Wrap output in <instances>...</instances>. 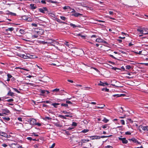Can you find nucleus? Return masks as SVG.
<instances>
[{"mask_svg": "<svg viewBox=\"0 0 148 148\" xmlns=\"http://www.w3.org/2000/svg\"><path fill=\"white\" fill-rule=\"evenodd\" d=\"M55 47L58 50L61 52H63L65 50L66 47L63 45H59V47L55 46Z\"/></svg>", "mask_w": 148, "mask_h": 148, "instance_id": "1", "label": "nucleus"}, {"mask_svg": "<svg viewBox=\"0 0 148 148\" xmlns=\"http://www.w3.org/2000/svg\"><path fill=\"white\" fill-rule=\"evenodd\" d=\"M112 136V135H110L108 136H101V137L99 136H90V137L91 138L92 137H93V138H92V140L94 139H100V138H107V137H109L110 136Z\"/></svg>", "mask_w": 148, "mask_h": 148, "instance_id": "2", "label": "nucleus"}, {"mask_svg": "<svg viewBox=\"0 0 148 148\" xmlns=\"http://www.w3.org/2000/svg\"><path fill=\"white\" fill-rule=\"evenodd\" d=\"M39 11L45 14V11H48V9L46 7H43L42 8H39L38 9Z\"/></svg>", "mask_w": 148, "mask_h": 148, "instance_id": "3", "label": "nucleus"}, {"mask_svg": "<svg viewBox=\"0 0 148 148\" xmlns=\"http://www.w3.org/2000/svg\"><path fill=\"white\" fill-rule=\"evenodd\" d=\"M29 123L31 125H35L36 124V120L34 119H30Z\"/></svg>", "mask_w": 148, "mask_h": 148, "instance_id": "4", "label": "nucleus"}, {"mask_svg": "<svg viewBox=\"0 0 148 148\" xmlns=\"http://www.w3.org/2000/svg\"><path fill=\"white\" fill-rule=\"evenodd\" d=\"M115 83L114 84V83H113V84H111V85L116 87H121L122 86H121L120 85V84L119 82H115Z\"/></svg>", "mask_w": 148, "mask_h": 148, "instance_id": "5", "label": "nucleus"}, {"mask_svg": "<svg viewBox=\"0 0 148 148\" xmlns=\"http://www.w3.org/2000/svg\"><path fill=\"white\" fill-rule=\"evenodd\" d=\"M49 40H50L51 41V42H48V46H53L55 47V46L54 45V42L55 41V40L52 39H49Z\"/></svg>", "mask_w": 148, "mask_h": 148, "instance_id": "6", "label": "nucleus"}, {"mask_svg": "<svg viewBox=\"0 0 148 148\" xmlns=\"http://www.w3.org/2000/svg\"><path fill=\"white\" fill-rule=\"evenodd\" d=\"M1 110L3 114H7L10 113V111L7 109H2Z\"/></svg>", "mask_w": 148, "mask_h": 148, "instance_id": "7", "label": "nucleus"}, {"mask_svg": "<svg viewBox=\"0 0 148 148\" xmlns=\"http://www.w3.org/2000/svg\"><path fill=\"white\" fill-rule=\"evenodd\" d=\"M25 31L22 29H20L18 31V33L17 36H21L22 34H23L24 33Z\"/></svg>", "mask_w": 148, "mask_h": 148, "instance_id": "8", "label": "nucleus"}, {"mask_svg": "<svg viewBox=\"0 0 148 148\" xmlns=\"http://www.w3.org/2000/svg\"><path fill=\"white\" fill-rule=\"evenodd\" d=\"M11 147L12 148H20V146L17 144H12Z\"/></svg>", "mask_w": 148, "mask_h": 148, "instance_id": "9", "label": "nucleus"}, {"mask_svg": "<svg viewBox=\"0 0 148 148\" xmlns=\"http://www.w3.org/2000/svg\"><path fill=\"white\" fill-rule=\"evenodd\" d=\"M46 92H47V93H49V91L45 90H41L40 95H42L45 96V93Z\"/></svg>", "mask_w": 148, "mask_h": 148, "instance_id": "10", "label": "nucleus"}, {"mask_svg": "<svg viewBox=\"0 0 148 148\" xmlns=\"http://www.w3.org/2000/svg\"><path fill=\"white\" fill-rule=\"evenodd\" d=\"M99 86H105L106 85H108L109 84L107 82L103 83L101 81L99 82V83L98 84Z\"/></svg>", "mask_w": 148, "mask_h": 148, "instance_id": "11", "label": "nucleus"}, {"mask_svg": "<svg viewBox=\"0 0 148 148\" xmlns=\"http://www.w3.org/2000/svg\"><path fill=\"white\" fill-rule=\"evenodd\" d=\"M119 140H121L123 143L126 144L127 143L128 141L125 138H121L119 137Z\"/></svg>", "mask_w": 148, "mask_h": 148, "instance_id": "12", "label": "nucleus"}, {"mask_svg": "<svg viewBox=\"0 0 148 148\" xmlns=\"http://www.w3.org/2000/svg\"><path fill=\"white\" fill-rule=\"evenodd\" d=\"M78 5L84 7H87V5L83 2L79 3H78Z\"/></svg>", "mask_w": 148, "mask_h": 148, "instance_id": "13", "label": "nucleus"}, {"mask_svg": "<svg viewBox=\"0 0 148 148\" xmlns=\"http://www.w3.org/2000/svg\"><path fill=\"white\" fill-rule=\"evenodd\" d=\"M129 140H130V141H132L133 142H134V143H138V144H139V143L137 140L135 138H131V139H129Z\"/></svg>", "mask_w": 148, "mask_h": 148, "instance_id": "14", "label": "nucleus"}, {"mask_svg": "<svg viewBox=\"0 0 148 148\" xmlns=\"http://www.w3.org/2000/svg\"><path fill=\"white\" fill-rule=\"evenodd\" d=\"M32 127V126L30 124L27 123L25 125V128L27 130L30 129Z\"/></svg>", "mask_w": 148, "mask_h": 148, "instance_id": "15", "label": "nucleus"}, {"mask_svg": "<svg viewBox=\"0 0 148 148\" xmlns=\"http://www.w3.org/2000/svg\"><path fill=\"white\" fill-rule=\"evenodd\" d=\"M0 135L5 137H7L8 135L7 134L3 132H0Z\"/></svg>", "mask_w": 148, "mask_h": 148, "instance_id": "16", "label": "nucleus"}, {"mask_svg": "<svg viewBox=\"0 0 148 148\" xmlns=\"http://www.w3.org/2000/svg\"><path fill=\"white\" fill-rule=\"evenodd\" d=\"M30 6L32 9H35L37 8L36 5L34 4H31L30 5Z\"/></svg>", "mask_w": 148, "mask_h": 148, "instance_id": "17", "label": "nucleus"}, {"mask_svg": "<svg viewBox=\"0 0 148 148\" xmlns=\"http://www.w3.org/2000/svg\"><path fill=\"white\" fill-rule=\"evenodd\" d=\"M82 14L79 13L75 12V14H72V16H74L75 17H77L81 15Z\"/></svg>", "mask_w": 148, "mask_h": 148, "instance_id": "18", "label": "nucleus"}, {"mask_svg": "<svg viewBox=\"0 0 148 148\" xmlns=\"http://www.w3.org/2000/svg\"><path fill=\"white\" fill-rule=\"evenodd\" d=\"M14 29V28L13 27L8 28L7 29H5V31L6 32H8V31L12 32L13 31Z\"/></svg>", "mask_w": 148, "mask_h": 148, "instance_id": "19", "label": "nucleus"}, {"mask_svg": "<svg viewBox=\"0 0 148 148\" xmlns=\"http://www.w3.org/2000/svg\"><path fill=\"white\" fill-rule=\"evenodd\" d=\"M95 41L98 42H103V39L101 38H97L96 39Z\"/></svg>", "mask_w": 148, "mask_h": 148, "instance_id": "20", "label": "nucleus"}, {"mask_svg": "<svg viewBox=\"0 0 148 148\" xmlns=\"http://www.w3.org/2000/svg\"><path fill=\"white\" fill-rule=\"evenodd\" d=\"M125 94H121L120 95H119V94L114 95H113V96L114 97H116H116H121L122 96H125Z\"/></svg>", "mask_w": 148, "mask_h": 148, "instance_id": "21", "label": "nucleus"}, {"mask_svg": "<svg viewBox=\"0 0 148 148\" xmlns=\"http://www.w3.org/2000/svg\"><path fill=\"white\" fill-rule=\"evenodd\" d=\"M137 31L140 32L141 34H143V30L141 29V28H138L137 29Z\"/></svg>", "mask_w": 148, "mask_h": 148, "instance_id": "22", "label": "nucleus"}, {"mask_svg": "<svg viewBox=\"0 0 148 148\" xmlns=\"http://www.w3.org/2000/svg\"><path fill=\"white\" fill-rule=\"evenodd\" d=\"M70 25L71 27H72L73 28H76V27H79L78 26L76 25L75 24H73L72 23H71L70 24Z\"/></svg>", "mask_w": 148, "mask_h": 148, "instance_id": "23", "label": "nucleus"}, {"mask_svg": "<svg viewBox=\"0 0 148 148\" xmlns=\"http://www.w3.org/2000/svg\"><path fill=\"white\" fill-rule=\"evenodd\" d=\"M148 126H141V128H142L143 130H147Z\"/></svg>", "mask_w": 148, "mask_h": 148, "instance_id": "24", "label": "nucleus"}, {"mask_svg": "<svg viewBox=\"0 0 148 148\" xmlns=\"http://www.w3.org/2000/svg\"><path fill=\"white\" fill-rule=\"evenodd\" d=\"M52 105L55 108H57V106L60 105V104L58 103H53L52 104Z\"/></svg>", "mask_w": 148, "mask_h": 148, "instance_id": "25", "label": "nucleus"}, {"mask_svg": "<svg viewBox=\"0 0 148 148\" xmlns=\"http://www.w3.org/2000/svg\"><path fill=\"white\" fill-rule=\"evenodd\" d=\"M8 95L11 96L12 97L14 96V93L10 91H9L8 93Z\"/></svg>", "mask_w": 148, "mask_h": 148, "instance_id": "26", "label": "nucleus"}, {"mask_svg": "<svg viewBox=\"0 0 148 148\" xmlns=\"http://www.w3.org/2000/svg\"><path fill=\"white\" fill-rule=\"evenodd\" d=\"M81 140L82 142L83 143H87L89 141V140H86V139H82V140Z\"/></svg>", "mask_w": 148, "mask_h": 148, "instance_id": "27", "label": "nucleus"}, {"mask_svg": "<svg viewBox=\"0 0 148 148\" xmlns=\"http://www.w3.org/2000/svg\"><path fill=\"white\" fill-rule=\"evenodd\" d=\"M64 44L69 47H71V45L69 44V42H65Z\"/></svg>", "mask_w": 148, "mask_h": 148, "instance_id": "28", "label": "nucleus"}, {"mask_svg": "<svg viewBox=\"0 0 148 148\" xmlns=\"http://www.w3.org/2000/svg\"><path fill=\"white\" fill-rule=\"evenodd\" d=\"M54 124L56 126L58 127H62V125H60L59 123H54Z\"/></svg>", "mask_w": 148, "mask_h": 148, "instance_id": "29", "label": "nucleus"}, {"mask_svg": "<svg viewBox=\"0 0 148 148\" xmlns=\"http://www.w3.org/2000/svg\"><path fill=\"white\" fill-rule=\"evenodd\" d=\"M63 9H64V10H66L68 9H71V8L70 6H65L63 7Z\"/></svg>", "mask_w": 148, "mask_h": 148, "instance_id": "30", "label": "nucleus"}, {"mask_svg": "<svg viewBox=\"0 0 148 148\" xmlns=\"http://www.w3.org/2000/svg\"><path fill=\"white\" fill-rule=\"evenodd\" d=\"M113 69L115 70H117L116 71L117 72H119V71H121V70H120L119 69V68H116V67H113Z\"/></svg>", "mask_w": 148, "mask_h": 148, "instance_id": "31", "label": "nucleus"}, {"mask_svg": "<svg viewBox=\"0 0 148 148\" xmlns=\"http://www.w3.org/2000/svg\"><path fill=\"white\" fill-rule=\"evenodd\" d=\"M8 12H9V14L10 15H11L13 16H16V13H14L12 12H10L9 11H8Z\"/></svg>", "mask_w": 148, "mask_h": 148, "instance_id": "32", "label": "nucleus"}, {"mask_svg": "<svg viewBox=\"0 0 148 148\" xmlns=\"http://www.w3.org/2000/svg\"><path fill=\"white\" fill-rule=\"evenodd\" d=\"M102 90L103 91H105L106 92H108L109 91V89L107 88H103L102 89Z\"/></svg>", "mask_w": 148, "mask_h": 148, "instance_id": "33", "label": "nucleus"}, {"mask_svg": "<svg viewBox=\"0 0 148 148\" xmlns=\"http://www.w3.org/2000/svg\"><path fill=\"white\" fill-rule=\"evenodd\" d=\"M62 112L64 114H69L70 115L72 114L71 113L69 112H67L66 111H62Z\"/></svg>", "mask_w": 148, "mask_h": 148, "instance_id": "34", "label": "nucleus"}, {"mask_svg": "<svg viewBox=\"0 0 148 148\" xmlns=\"http://www.w3.org/2000/svg\"><path fill=\"white\" fill-rule=\"evenodd\" d=\"M104 105H100V106H97V107L99 108H103V107H104L105 106Z\"/></svg>", "mask_w": 148, "mask_h": 148, "instance_id": "35", "label": "nucleus"}, {"mask_svg": "<svg viewBox=\"0 0 148 148\" xmlns=\"http://www.w3.org/2000/svg\"><path fill=\"white\" fill-rule=\"evenodd\" d=\"M51 119V118L49 117L46 116L44 119L45 121H46L47 119L50 120Z\"/></svg>", "mask_w": 148, "mask_h": 148, "instance_id": "36", "label": "nucleus"}, {"mask_svg": "<svg viewBox=\"0 0 148 148\" xmlns=\"http://www.w3.org/2000/svg\"><path fill=\"white\" fill-rule=\"evenodd\" d=\"M3 118L5 120L7 121H9L10 120V118L9 117H3Z\"/></svg>", "mask_w": 148, "mask_h": 148, "instance_id": "37", "label": "nucleus"}, {"mask_svg": "<svg viewBox=\"0 0 148 148\" xmlns=\"http://www.w3.org/2000/svg\"><path fill=\"white\" fill-rule=\"evenodd\" d=\"M41 43L43 45L47 44V45H48V42H45V41H42L41 42Z\"/></svg>", "mask_w": 148, "mask_h": 148, "instance_id": "38", "label": "nucleus"}, {"mask_svg": "<svg viewBox=\"0 0 148 148\" xmlns=\"http://www.w3.org/2000/svg\"><path fill=\"white\" fill-rule=\"evenodd\" d=\"M27 18H28V16H24L22 17V18L24 20H27Z\"/></svg>", "mask_w": 148, "mask_h": 148, "instance_id": "39", "label": "nucleus"}, {"mask_svg": "<svg viewBox=\"0 0 148 148\" xmlns=\"http://www.w3.org/2000/svg\"><path fill=\"white\" fill-rule=\"evenodd\" d=\"M126 69H130L131 68V66H130L129 65H126L125 66Z\"/></svg>", "mask_w": 148, "mask_h": 148, "instance_id": "40", "label": "nucleus"}, {"mask_svg": "<svg viewBox=\"0 0 148 148\" xmlns=\"http://www.w3.org/2000/svg\"><path fill=\"white\" fill-rule=\"evenodd\" d=\"M60 18L63 20L65 21L66 20V17L63 16H60Z\"/></svg>", "mask_w": 148, "mask_h": 148, "instance_id": "41", "label": "nucleus"}, {"mask_svg": "<svg viewBox=\"0 0 148 148\" xmlns=\"http://www.w3.org/2000/svg\"><path fill=\"white\" fill-rule=\"evenodd\" d=\"M88 131H89V130H88L84 129V130H83L82 131V132H83V133H86V132H88Z\"/></svg>", "mask_w": 148, "mask_h": 148, "instance_id": "42", "label": "nucleus"}, {"mask_svg": "<svg viewBox=\"0 0 148 148\" xmlns=\"http://www.w3.org/2000/svg\"><path fill=\"white\" fill-rule=\"evenodd\" d=\"M102 121H103L105 122V123H107V122L108 121V120L107 119L105 118H104Z\"/></svg>", "mask_w": 148, "mask_h": 148, "instance_id": "43", "label": "nucleus"}, {"mask_svg": "<svg viewBox=\"0 0 148 148\" xmlns=\"http://www.w3.org/2000/svg\"><path fill=\"white\" fill-rule=\"evenodd\" d=\"M60 90L59 89V88H56L54 89H53L52 90L53 92H54V91H56V92H58Z\"/></svg>", "mask_w": 148, "mask_h": 148, "instance_id": "44", "label": "nucleus"}, {"mask_svg": "<svg viewBox=\"0 0 148 148\" xmlns=\"http://www.w3.org/2000/svg\"><path fill=\"white\" fill-rule=\"evenodd\" d=\"M58 116L60 118H62L64 119H66V118L65 117V116H64L62 115H59Z\"/></svg>", "mask_w": 148, "mask_h": 148, "instance_id": "45", "label": "nucleus"}, {"mask_svg": "<svg viewBox=\"0 0 148 148\" xmlns=\"http://www.w3.org/2000/svg\"><path fill=\"white\" fill-rule=\"evenodd\" d=\"M18 68V67L17 68ZM20 68L21 69H23V70H25V71H29V70H28L27 69H26L25 68Z\"/></svg>", "mask_w": 148, "mask_h": 148, "instance_id": "46", "label": "nucleus"}, {"mask_svg": "<svg viewBox=\"0 0 148 148\" xmlns=\"http://www.w3.org/2000/svg\"><path fill=\"white\" fill-rule=\"evenodd\" d=\"M45 1V0H42L41 1V2L43 4H45L46 3Z\"/></svg>", "mask_w": 148, "mask_h": 148, "instance_id": "47", "label": "nucleus"}, {"mask_svg": "<svg viewBox=\"0 0 148 148\" xmlns=\"http://www.w3.org/2000/svg\"><path fill=\"white\" fill-rule=\"evenodd\" d=\"M38 36L37 35H33L32 36V38H38Z\"/></svg>", "mask_w": 148, "mask_h": 148, "instance_id": "48", "label": "nucleus"}, {"mask_svg": "<svg viewBox=\"0 0 148 148\" xmlns=\"http://www.w3.org/2000/svg\"><path fill=\"white\" fill-rule=\"evenodd\" d=\"M33 26L36 27L37 26V24L36 23H32L31 24Z\"/></svg>", "mask_w": 148, "mask_h": 148, "instance_id": "49", "label": "nucleus"}, {"mask_svg": "<svg viewBox=\"0 0 148 148\" xmlns=\"http://www.w3.org/2000/svg\"><path fill=\"white\" fill-rule=\"evenodd\" d=\"M27 20L28 21L30 22L32 21V19L31 18H29L28 17L27 18Z\"/></svg>", "mask_w": 148, "mask_h": 148, "instance_id": "50", "label": "nucleus"}, {"mask_svg": "<svg viewBox=\"0 0 148 148\" xmlns=\"http://www.w3.org/2000/svg\"><path fill=\"white\" fill-rule=\"evenodd\" d=\"M66 103L70 104H72V103L71 102V101H68L67 100L66 101Z\"/></svg>", "mask_w": 148, "mask_h": 148, "instance_id": "51", "label": "nucleus"}, {"mask_svg": "<svg viewBox=\"0 0 148 148\" xmlns=\"http://www.w3.org/2000/svg\"><path fill=\"white\" fill-rule=\"evenodd\" d=\"M13 99H10L7 100V101L8 102H11L13 101Z\"/></svg>", "mask_w": 148, "mask_h": 148, "instance_id": "52", "label": "nucleus"}, {"mask_svg": "<svg viewBox=\"0 0 148 148\" xmlns=\"http://www.w3.org/2000/svg\"><path fill=\"white\" fill-rule=\"evenodd\" d=\"M142 52V51H140L138 52H135V53L137 54H141V53Z\"/></svg>", "mask_w": 148, "mask_h": 148, "instance_id": "53", "label": "nucleus"}, {"mask_svg": "<svg viewBox=\"0 0 148 148\" xmlns=\"http://www.w3.org/2000/svg\"><path fill=\"white\" fill-rule=\"evenodd\" d=\"M61 106H64L65 107H67L68 106V105L67 104L62 103L61 104Z\"/></svg>", "mask_w": 148, "mask_h": 148, "instance_id": "54", "label": "nucleus"}, {"mask_svg": "<svg viewBox=\"0 0 148 148\" xmlns=\"http://www.w3.org/2000/svg\"><path fill=\"white\" fill-rule=\"evenodd\" d=\"M78 35L80 36L82 38H84L85 37V36L83 35L82 34H78Z\"/></svg>", "mask_w": 148, "mask_h": 148, "instance_id": "55", "label": "nucleus"}, {"mask_svg": "<svg viewBox=\"0 0 148 148\" xmlns=\"http://www.w3.org/2000/svg\"><path fill=\"white\" fill-rule=\"evenodd\" d=\"M77 125V123L75 122H73L72 123V125L73 126H76Z\"/></svg>", "mask_w": 148, "mask_h": 148, "instance_id": "56", "label": "nucleus"}, {"mask_svg": "<svg viewBox=\"0 0 148 148\" xmlns=\"http://www.w3.org/2000/svg\"><path fill=\"white\" fill-rule=\"evenodd\" d=\"M51 3H58L57 2V1H53L51 0Z\"/></svg>", "mask_w": 148, "mask_h": 148, "instance_id": "57", "label": "nucleus"}, {"mask_svg": "<svg viewBox=\"0 0 148 148\" xmlns=\"http://www.w3.org/2000/svg\"><path fill=\"white\" fill-rule=\"evenodd\" d=\"M55 145V144L53 143V144L50 147V148H53Z\"/></svg>", "mask_w": 148, "mask_h": 148, "instance_id": "58", "label": "nucleus"}, {"mask_svg": "<svg viewBox=\"0 0 148 148\" xmlns=\"http://www.w3.org/2000/svg\"><path fill=\"white\" fill-rule=\"evenodd\" d=\"M121 123L123 125H124L125 124V122H124V121L123 120H121Z\"/></svg>", "mask_w": 148, "mask_h": 148, "instance_id": "59", "label": "nucleus"}, {"mask_svg": "<svg viewBox=\"0 0 148 148\" xmlns=\"http://www.w3.org/2000/svg\"><path fill=\"white\" fill-rule=\"evenodd\" d=\"M8 77V78L10 79L12 77V76L11 75H7Z\"/></svg>", "mask_w": 148, "mask_h": 148, "instance_id": "60", "label": "nucleus"}, {"mask_svg": "<svg viewBox=\"0 0 148 148\" xmlns=\"http://www.w3.org/2000/svg\"><path fill=\"white\" fill-rule=\"evenodd\" d=\"M134 45L132 44L131 42L129 43L128 44V45L130 47H132L133 45Z\"/></svg>", "mask_w": 148, "mask_h": 148, "instance_id": "61", "label": "nucleus"}, {"mask_svg": "<svg viewBox=\"0 0 148 148\" xmlns=\"http://www.w3.org/2000/svg\"><path fill=\"white\" fill-rule=\"evenodd\" d=\"M90 37L91 38H93V37H95V38H97V36L95 35H93L90 36Z\"/></svg>", "mask_w": 148, "mask_h": 148, "instance_id": "62", "label": "nucleus"}, {"mask_svg": "<svg viewBox=\"0 0 148 148\" xmlns=\"http://www.w3.org/2000/svg\"><path fill=\"white\" fill-rule=\"evenodd\" d=\"M27 139L28 140H33V139L32 138L30 137H28L27 138Z\"/></svg>", "mask_w": 148, "mask_h": 148, "instance_id": "63", "label": "nucleus"}, {"mask_svg": "<svg viewBox=\"0 0 148 148\" xmlns=\"http://www.w3.org/2000/svg\"><path fill=\"white\" fill-rule=\"evenodd\" d=\"M112 148V146H110V145H108V146L105 147V148Z\"/></svg>", "mask_w": 148, "mask_h": 148, "instance_id": "64", "label": "nucleus"}]
</instances>
